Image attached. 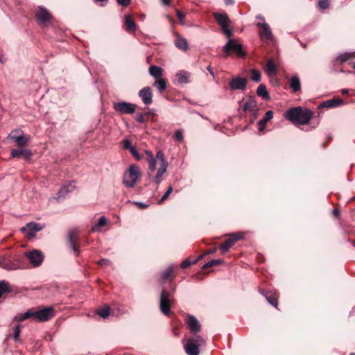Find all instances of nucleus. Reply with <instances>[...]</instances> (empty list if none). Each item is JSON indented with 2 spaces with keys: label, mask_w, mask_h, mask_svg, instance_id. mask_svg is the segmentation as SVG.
I'll list each match as a JSON object with an SVG mask.
<instances>
[{
  "label": "nucleus",
  "mask_w": 355,
  "mask_h": 355,
  "mask_svg": "<svg viewBox=\"0 0 355 355\" xmlns=\"http://www.w3.org/2000/svg\"><path fill=\"white\" fill-rule=\"evenodd\" d=\"M312 116L313 113L310 110H304L300 106L291 108L285 114V118L295 125L308 124Z\"/></svg>",
  "instance_id": "nucleus-1"
},
{
  "label": "nucleus",
  "mask_w": 355,
  "mask_h": 355,
  "mask_svg": "<svg viewBox=\"0 0 355 355\" xmlns=\"http://www.w3.org/2000/svg\"><path fill=\"white\" fill-rule=\"evenodd\" d=\"M155 158L156 160L157 159L160 162V167L158 168L156 175H154V173L152 174V173H148L147 175L150 182H154L158 186L162 180V175L167 171L168 164L164 152L161 150L157 151Z\"/></svg>",
  "instance_id": "nucleus-2"
},
{
  "label": "nucleus",
  "mask_w": 355,
  "mask_h": 355,
  "mask_svg": "<svg viewBox=\"0 0 355 355\" xmlns=\"http://www.w3.org/2000/svg\"><path fill=\"white\" fill-rule=\"evenodd\" d=\"M141 176L139 167L136 164H131L123 173V184L127 188H133Z\"/></svg>",
  "instance_id": "nucleus-3"
},
{
  "label": "nucleus",
  "mask_w": 355,
  "mask_h": 355,
  "mask_svg": "<svg viewBox=\"0 0 355 355\" xmlns=\"http://www.w3.org/2000/svg\"><path fill=\"white\" fill-rule=\"evenodd\" d=\"M223 51L225 53L224 57L229 55L231 51L235 53L238 56L244 58L246 53L243 50L242 45L236 42V40L230 39L223 46Z\"/></svg>",
  "instance_id": "nucleus-4"
},
{
  "label": "nucleus",
  "mask_w": 355,
  "mask_h": 355,
  "mask_svg": "<svg viewBox=\"0 0 355 355\" xmlns=\"http://www.w3.org/2000/svg\"><path fill=\"white\" fill-rule=\"evenodd\" d=\"M173 298L166 290H162L160 295L159 306L163 314L168 316L171 313V306Z\"/></svg>",
  "instance_id": "nucleus-5"
},
{
  "label": "nucleus",
  "mask_w": 355,
  "mask_h": 355,
  "mask_svg": "<svg viewBox=\"0 0 355 355\" xmlns=\"http://www.w3.org/2000/svg\"><path fill=\"white\" fill-rule=\"evenodd\" d=\"M259 29L258 35L262 41L268 42L274 40V35L270 26L266 21H259L255 24Z\"/></svg>",
  "instance_id": "nucleus-6"
},
{
  "label": "nucleus",
  "mask_w": 355,
  "mask_h": 355,
  "mask_svg": "<svg viewBox=\"0 0 355 355\" xmlns=\"http://www.w3.org/2000/svg\"><path fill=\"white\" fill-rule=\"evenodd\" d=\"M113 108L119 114H130L135 112L136 105L125 101H119L113 103Z\"/></svg>",
  "instance_id": "nucleus-7"
},
{
  "label": "nucleus",
  "mask_w": 355,
  "mask_h": 355,
  "mask_svg": "<svg viewBox=\"0 0 355 355\" xmlns=\"http://www.w3.org/2000/svg\"><path fill=\"white\" fill-rule=\"evenodd\" d=\"M45 227V225L43 223H37L35 222H30L26 224V226L22 227L20 230L21 232L26 234L28 239H32L35 236L37 232L42 230Z\"/></svg>",
  "instance_id": "nucleus-8"
},
{
  "label": "nucleus",
  "mask_w": 355,
  "mask_h": 355,
  "mask_svg": "<svg viewBox=\"0 0 355 355\" xmlns=\"http://www.w3.org/2000/svg\"><path fill=\"white\" fill-rule=\"evenodd\" d=\"M243 234H244L243 232L232 233L228 234L229 238L220 245L221 253L225 254L227 252L236 241L243 239Z\"/></svg>",
  "instance_id": "nucleus-9"
},
{
  "label": "nucleus",
  "mask_w": 355,
  "mask_h": 355,
  "mask_svg": "<svg viewBox=\"0 0 355 355\" xmlns=\"http://www.w3.org/2000/svg\"><path fill=\"white\" fill-rule=\"evenodd\" d=\"M25 258L33 267L40 266L44 261V254L39 250H33L24 253Z\"/></svg>",
  "instance_id": "nucleus-10"
},
{
  "label": "nucleus",
  "mask_w": 355,
  "mask_h": 355,
  "mask_svg": "<svg viewBox=\"0 0 355 355\" xmlns=\"http://www.w3.org/2000/svg\"><path fill=\"white\" fill-rule=\"evenodd\" d=\"M55 315V311L52 306H48L42 309L35 310V320L37 322H46Z\"/></svg>",
  "instance_id": "nucleus-11"
},
{
  "label": "nucleus",
  "mask_w": 355,
  "mask_h": 355,
  "mask_svg": "<svg viewBox=\"0 0 355 355\" xmlns=\"http://www.w3.org/2000/svg\"><path fill=\"white\" fill-rule=\"evenodd\" d=\"M248 80L245 78L241 76L233 77L229 82V86L231 90H245L247 87Z\"/></svg>",
  "instance_id": "nucleus-12"
},
{
  "label": "nucleus",
  "mask_w": 355,
  "mask_h": 355,
  "mask_svg": "<svg viewBox=\"0 0 355 355\" xmlns=\"http://www.w3.org/2000/svg\"><path fill=\"white\" fill-rule=\"evenodd\" d=\"M8 137L14 140L18 146H24L29 141L28 137H25L24 132L19 129L12 130Z\"/></svg>",
  "instance_id": "nucleus-13"
},
{
  "label": "nucleus",
  "mask_w": 355,
  "mask_h": 355,
  "mask_svg": "<svg viewBox=\"0 0 355 355\" xmlns=\"http://www.w3.org/2000/svg\"><path fill=\"white\" fill-rule=\"evenodd\" d=\"M260 293L263 295L268 302L273 306L274 307H277L278 305V297L279 295L276 292V290H259Z\"/></svg>",
  "instance_id": "nucleus-14"
},
{
  "label": "nucleus",
  "mask_w": 355,
  "mask_h": 355,
  "mask_svg": "<svg viewBox=\"0 0 355 355\" xmlns=\"http://www.w3.org/2000/svg\"><path fill=\"white\" fill-rule=\"evenodd\" d=\"M36 17L40 24L45 25L51 21V15L46 8L40 6L36 13Z\"/></svg>",
  "instance_id": "nucleus-15"
},
{
  "label": "nucleus",
  "mask_w": 355,
  "mask_h": 355,
  "mask_svg": "<svg viewBox=\"0 0 355 355\" xmlns=\"http://www.w3.org/2000/svg\"><path fill=\"white\" fill-rule=\"evenodd\" d=\"M138 95L141 98L144 105H149L152 103L153 93L150 87L147 86L141 89L139 92Z\"/></svg>",
  "instance_id": "nucleus-16"
},
{
  "label": "nucleus",
  "mask_w": 355,
  "mask_h": 355,
  "mask_svg": "<svg viewBox=\"0 0 355 355\" xmlns=\"http://www.w3.org/2000/svg\"><path fill=\"white\" fill-rule=\"evenodd\" d=\"M68 243L69 248L75 253L76 256L79 255V245L78 243L77 235L75 231H70L68 234Z\"/></svg>",
  "instance_id": "nucleus-17"
},
{
  "label": "nucleus",
  "mask_w": 355,
  "mask_h": 355,
  "mask_svg": "<svg viewBox=\"0 0 355 355\" xmlns=\"http://www.w3.org/2000/svg\"><path fill=\"white\" fill-rule=\"evenodd\" d=\"M11 155L13 158L23 157L26 160H29L33 156V153L27 148L12 149Z\"/></svg>",
  "instance_id": "nucleus-18"
},
{
  "label": "nucleus",
  "mask_w": 355,
  "mask_h": 355,
  "mask_svg": "<svg viewBox=\"0 0 355 355\" xmlns=\"http://www.w3.org/2000/svg\"><path fill=\"white\" fill-rule=\"evenodd\" d=\"M73 183V182H71L62 185L58 192V199H64L69 195V193H71L75 189Z\"/></svg>",
  "instance_id": "nucleus-19"
},
{
  "label": "nucleus",
  "mask_w": 355,
  "mask_h": 355,
  "mask_svg": "<svg viewBox=\"0 0 355 355\" xmlns=\"http://www.w3.org/2000/svg\"><path fill=\"white\" fill-rule=\"evenodd\" d=\"M184 349L188 355H198L200 353L199 346L193 340L188 339L187 343L184 345Z\"/></svg>",
  "instance_id": "nucleus-20"
},
{
  "label": "nucleus",
  "mask_w": 355,
  "mask_h": 355,
  "mask_svg": "<svg viewBox=\"0 0 355 355\" xmlns=\"http://www.w3.org/2000/svg\"><path fill=\"white\" fill-rule=\"evenodd\" d=\"M187 323L192 333L196 334L200 330L201 325L195 316L191 315H189Z\"/></svg>",
  "instance_id": "nucleus-21"
},
{
  "label": "nucleus",
  "mask_w": 355,
  "mask_h": 355,
  "mask_svg": "<svg viewBox=\"0 0 355 355\" xmlns=\"http://www.w3.org/2000/svg\"><path fill=\"white\" fill-rule=\"evenodd\" d=\"M0 267L8 270H16L18 268V266L15 263H14L10 258L4 256L0 257Z\"/></svg>",
  "instance_id": "nucleus-22"
},
{
  "label": "nucleus",
  "mask_w": 355,
  "mask_h": 355,
  "mask_svg": "<svg viewBox=\"0 0 355 355\" xmlns=\"http://www.w3.org/2000/svg\"><path fill=\"white\" fill-rule=\"evenodd\" d=\"M214 17L221 28L229 26L230 20L227 15L225 13L215 12L214 14Z\"/></svg>",
  "instance_id": "nucleus-23"
},
{
  "label": "nucleus",
  "mask_w": 355,
  "mask_h": 355,
  "mask_svg": "<svg viewBox=\"0 0 355 355\" xmlns=\"http://www.w3.org/2000/svg\"><path fill=\"white\" fill-rule=\"evenodd\" d=\"M344 103V101L340 98H332L322 102L318 108H331L341 105Z\"/></svg>",
  "instance_id": "nucleus-24"
},
{
  "label": "nucleus",
  "mask_w": 355,
  "mask_h": 355,
  "mask_svg": "<svg viewBox=\"0 0 355 355\" xmlns=\"http://www.w3.org/2000/svg\"><path fill=\"white\" fill-rule=\"evenodd\" d=\"M355 58V51L353 52H345L339 54L335 59L334 63L342 64L348 61L349 60Z\"/></svg>",
  "instance_id": "nucleus-25"
},
{
  "label": "nucleus",
  "mask_w": 355,
  "mask_h": 355,
  "mask_svg": "<svg viewBox=\"0 0 355 355\" xmlns=\"http://www.w3.org/2000/svg\"><path fill=\"white\" fill-rule=\"evenodd\" d=\"M257 107V102L256 98L253 96H249L248 100L245 102L243 105V111H254L255 107Z\"/></svg>",
  "instance_id": "nucleus-26"
},
{
  "label": "nucleus",
  "mask_w": 355,
  "mask_h": 355,
  "mask_svg": "<svg viewBox=\"0 0 355 355\" xmlns=\"http://www.w3.org/2000/svg\"><path fill=\"white\" fill-rule=\"evenodd\" d=\"M273 117V112L272 110H268L266 112L264 117L259 121L258 122V130L259 132L263 131L265 129L266 125L267 122L272 119Z\"/></svg>",
  "instance_id": "nucleus-27"
},
{
  "label": "nucleus",
  "mask_w": 355,
  "mask_h": 355,
  "mask_svg": "<svg viewBox=\"0 0 355 355\" xmlns=\"http://www.w3.org/2000/svg\"><path fill=\"white\" fill-rule=\"evenodd\" d=\"M289 85L292 91L295 93L301 90V82L297 75L291 76Z\"/></svg>",
  "instance_id": "nucleus-28"
},
{
  "label": "nucleus",
  "mask_w": 355,
  "mask_h": 355,
  "mask_svg": "<svg viewBox=\"0 0 355 355\" xmlns=\"http://www.w3.org/2000/svg\"><path fill=\"white\" fill-rule=\"evenodd\" d=\"M265 73L268 76H275L277 74V67L274 63L272 59H268L267 60L266 67L264 68Z\"/></svg>",
  "instance_id": "nucleus-29"
},
{
  "label": "nucleus",
  "mask_w": 355,
  "mask_h": 355,
  "mask_svg": "<svg viewBox=\"0 0 355 355\" xmlns=\"http://www.w3.org/2000/svg\"><path fill=\"white\" fill-rule=\"evenodd\" d=\"M123 24L126 27V30L128 32H135L136 31V24L132 19L131 15H125L124 16Z\"/></svg>",
  "instance_id": "nucleus-30"
},
{
  "label": "nucleus",
  "mask_w": 355,
  "mask_h": 355,
  "mask_svg": "<svg viewBox=\"0 0 355 355\" xmlns=\"http://www.w3.org/2000/svg\"><path fill=\"white\" fill-rule=\"evenodd\" d=\"M146 155L148 159V173H154L156 170V159L153 155V154L149 151L146 150Z\"/></svg>",
  "instance_id": "nucleus-31"
},
{
  "label": "nucleus",
  "mask_w": 355,
  "mask_h": 355,
  "mask_svg": "<svg viewBox=\"0 0 355 355\" xmlns=\"http://www.w3.org/2000/svg\"><path fill=\"white\" fill-rule=\"evenodd\" d=\"M175 76L178 83L184 85L189 83L188 78L190 76V73L185 70H180L176 73Z\"/></svg>",
  "instance_id": "nucleus-32"
},
{
  "label": "nucleus",
  "mask_w": 355,
  "mask_h": 355,
  "mask_svg": "<svg viewBox=\"0 0 355 355\" xmlns=\"http://www.w3.org/2000/svg\"><path fill=\"white\" fill-rule=\"evenodd\" d=\"M175 46L178 49H179L183 51H186L189 49L188 42H187V39L182 37L180 35H178L176 37V39L175 41Z\"/></svg>",
  "instance_id": "nucleus-33"
},
{
  "label": "nucleus",
  "mask_w": 355,
  "mask_h": 355,
  "mask_svg": "<svg viewBox=\"0 0 355 355\" xmlns=\"http://www.w3.org/2000/svg\"><path fill=\"white\" fill-rule=\"evenodd\" d=\"M173 272V265L171 264L164 270L159 273V280L165 282L169 279Z\"/></svg>",
  "instance_id": "nucleus-34"
},
{
  "label": "nucleus",
  "mask_w": 355,
  "mask_h": 355,
  "mask_svg": "<svg viewBox=\"0 0 355 355\" xmlns=\"http://www.w3.org/2000/svg\"><path fill=\"white\" fill-rule=\"evenodd\" d=\"M257 94L264 100H269L270 95L266 89L265 85L261 84L257 89Z\"/></svg>",
  "instance_id": "nucleus-35"
},
{
  "label": "nucleus",
  "mask_w": 355,
  "mask_h": 355,
  "mask_svg": "<svg viewBox=\"0 0 355 355\" xmlns=\"http://www.w3.org/2000/svg\"><path fill=\"white\" fill-rule=\"evenodd\" d=\"M107 220L105 216H102L99 218L98 221L96 224L92 226L91 229V232H99L100 229L102 226H104L107 224Z\"/></svg>",
  "instance_id": "nucleus-36"
},
{
  "label": "nucleus",
  "mask_w": 355,
  "mask_h": 355,
  "mask_svg": "<svg viewBox=\"0 0 355 355\" xmlns=\"http://www.w3.org/2000/svg\"><path fill=\"white\" fill-rule=\"evenodd\" d=\"M148 71L150 76L156 78H159L162 73V68L156 65L150 66Z\"/></svg>",
  "instance_id": "nucleus-37"
},
{
  "label": "nucleus",
  "mask_w": 355,
  "mask_h": 355,
  "mask_svg": "<svg viewBox=\"0 0 355 355\" xmlns=\"http://www.w3.org/2000/svg\"><path fill=\"white\" fill-rule=\"evenodd\" d=\"M154 85L160 93H162L166 89V81L164 78H159L155 81Z\"/></svg>",
  "instance_id": "nucleus-38"
},
{
  "label": "nucleus",
  "mask_w": 355,
  "mask_h": 355,
  "mask_svg": "<svg viewBox=\"0 0 355 355\" xmlns=\"http://www.w3.org/2000/svg\"><path fill=\"white\" fill-rule=\"evenodd\" d=\"M251 76L250 78L255 83H259L261 80V72L257 69H252L250 71Z\"/></svg>",
  "instance_id": "nucleus-39"
},
{
  "label": "nucleus",
  "mask_w": 355,
  "mask_h": 355,
  "mask_svg": "<svg viewBox=\"0 0 355 355\" xmlns=\"http://www.w3.org/2000/svg\"><path fill=\"white\" fill-rule=\"evenodd\" d=\"M21 328V325L19 324L15 325V327L13 328L12 338L15 342H18L19 340Z\"/></svg>",
  "instance_id": "nucleus-40"
},
{
  "label": "nucleus",
  "mask_w": 355,
  "mask_h": 355,
  "mask_svg": "<svg viewBox=\"0 0 355 355\" xmlns=\"http://www.w3.org/2000/svg\"><path fill=\"white\" fill-rule=\"evenodd\" d=\"M110 309L108 306H105L103 309H99L97 311V314L101 316L103 318H107L110 315Z\"/></svg>",
  "instance_id": "nucleus-41"
},
{
  "label": "nucleus",
  "mask_w": 355,
  "mask_h": 355,
  "mask_svg": "<svg viewBox=\"0 0 355 355\" xmlns=\"http://www.w3.org/2000/svg\"><path fill=\"white\" fill-rule=\"evenodd\" d=\"M223 262L222 260L220 259H213V260H211L207 263H205L203 266H202V268L203 269H207L208 268H211L214 266H216V265H218V264H220Z\"/></svg>",
  "instance_id": "nucleus-42"
},
{
  "label": "nucleus",
  "mask_w": 355,
  "mask_h": 355,
  "mask_svg": "<svg viewBox=\"0 0 355 355\" xmlns=\"http://www.w3.org/2000/svg\"><path fill=\"white\" fill-rule=\"evenodd\" d=\"M173 191V187L172 186H169L167 191L165 192V193L162 196L161 199L159 200L158 203L161 204L165 200L167 199L168 196L172 193Z\"/></svg>",
  "instance_id": "nucleus-43"
},
{
  "label": "nucleus",
  "mask_w": 355,
  "mask_h": 355,
  "mask_svg": "<svg viewBox=\"0 0 355 355\" xmlns=\"http://www.w3.org/2000/svg\"><path fill=\"white\" fill-rule=\"evenodd\" d=\"M26 319L33 318L35 320V309H31L24 313Z\"/></svg>",
  "instance_id": "nucleus-44"
},
{
  "label": "nucleus",
  "mask_w": 355,
  "mask_h": 355,
  "mask_svg": "<svg viewBox=\"0 0 355 355\" xmlns=\"http://www.w3.org/2000/svg\"><path fill=\"white\" fill-rule=\"evenodd\" d=\"M130 153L135 158L136 160L139 161L141 159L142 156L139 153L136 148L134 146L130 150Z\"/></svg>",
  "instance_id": "nucleus-45"
},
{
  "label": "nucleus",
  "mask_w": 355,
  "mask_h": 355,
  "mask_svg": "<svg viewBox=\"0 0 355 355\" xmlns=\"http://www.w3.org/2000/svg\"><path fill=\"white\" fill-rule=\"evenodd\" d=\"M146 116V113H138L137 114V119L136 120L139 123H144L146 122V119L145 118V116Z\"/></svg>",
  "instance_id": "nucleus-46"
},
{
  "label": "nucleus",
  "mask_w": 355,
  "mask_h": 355,
  "mask_svg": "<svg viewBox=\"0 0 355 355\" xmlns=\"http://www.w3.org/2000/svg\"><path fill=\"white\" fill-rule=\"evenodd\" d=\"M329 0H319L318 1V6L321 8V9H327L329 8Z\"/></svg>",
  "instance_id": "nucleus-47"
},
{
  "label": "nucleus",
  "mask_w": 355,
  "mask_h": 355,
  "mask_svg": "<svg viewBox=\"0 0 355 355\" xmlns=\"http://www.w3.org/2000/svg\"><path fill=\"white\" fill-rule=\"evenodd\" d=\"M25 320H26V318L24 315V313H19V314L16 315L13 318V321H15V322H23Z\"/></svg>",
  "instance_id": "nucleus-48"
},
{
  "label": "nucleus",
  "mask_w": 355,
  "mask_h": 355,
  "mask_svg": "<svg viewBox=\"0 0 355 355\" xmlns=\"http://www.w3.org/2000/svg\"><path fill=\"white\" fill-rule=\"evenodd\" d=\"M175 137L179 141H182L183 140V134L181 130H177L175 132Z\"/></svg>",
  "instance_id": "nucleus-49"
},
{
  "label": "nucleus",
  "mask_w": 355,
  "mask_h": 355,
  "mask_svg": "<svg viewBox=\"0 0 355 355\" xmlns=\"http://www.w3.org/2000/svg\"><path fill=\"white\" fill-rule=\"evenodd\" d=\"M134 146L131 144L130 140L125 139L123 140V148L125 149H128L129 150L131 149V148H133Z\"/></svg>",
  "instance_id": "nucleus-50"
},
{
  "label": "nucleus",
  "mask_w": 355,
  "mask_h": 355,
  "mask_svg": "<svg viewBox=\"0 0 355 355\" xmlns=\"http://www.w3.org/2000/svg\"><path fill=\"white\" fill-rule=\"evenodd\" d=\"M116 1L119 5L123 6V7L128 6L131 3V0H116Z\"/></svg>",
  "instance_id": "nucleus-51"
},
{
  "label": "nucleus",
  "mask_w": 355,
  "mask_h": 355,
  "mask_svg": "<svg viewBox=\"0 0 355 355\" xmlns=\"http://www.w3.org/2000/svg\"><path fill=\"white\" fill-rule=\"evenodd\" d=\"M192 264H193V261H190L189 259H186L181 263V268L184 269L189 267Z\"/></svg>",
  "instance_id": "nucleus-52"
},
{
  "label": "nucleus",
  "mask_w": 355,
  "mask_h": 355,
  "mask_svg": "<svg viewBox=\"0 0 355 355\" xmlns=\"http://www.w3.org/2000/svg\"><path fill=\"white\" fill-rule=\"evenodd\" d=\"M98 263L100 266H110L111 265V261L107 259H101L98 261Z\"/></svg>",
  "instance_id": "nucleus-53"
},
{
  "label": "nucleus",
  "mask_w": 355,
  "mask_h": 355,
  "mask_svg": "<svg viewBox=\"0 0 355 355\" xmlns=\"http://www.w3.org/2000/svg\"><path fill=\"white\" fill-rule=\"evenodd\" d=\"M176 15H177V17H178V19L180 20V23L182 24H184V13L182 12L180 10H177Z\"/></svg>",
  "instance_id": "nucleus-54"
},
{
  "label": "nucleus",
  "mask_w": 355,
  "mask_h": 355,
  "mask_svg": "<svg viewBox=\"0 0 355 355\" xmlns=\"http://www.w3.org/2000/svg\"><path fill=\"white\" fill-rule=\"evenodd\" d=\"M189 340H195V343H198V345L200 346L201 344L204 343H205V340H203V338L202 337H200V336H197L196 338H189Z\"/></svg>",
  "instance_id": "nucleus-55"
},
{
  "label": "nucleus",
  "mask_w": 355,
  "mask_h": 355,
  "mask_svg": "<svg viewBox=\"0 0 355 355\" xmlns=\"http://www.w3.org/2000/svg\"><path fill=\"white\" fill-rule=\"evenodd\" d=\"M0 288H11L10 284L6 280L0 281Z\"/></svg>",
  "instance_id": "nucleus-56"
},
{
  "label": "nucleus",
  "mask_w": 355,
  "mask_h": 355,
  "mask_svg": "<svg viewBox=\"0 0 355 355\" xmlns=\"http://www.w3.org/2000/svg\"><path fill=\"white\" fill-rule=\"evenodd\" d=\"M134 204L136 205L140 209H146L148 207V205L142 202H134Z\"/></svg>",
  "instance_id": "nucleus-57"
},
{
  "label": "nucleus",
  "mask_w": 355,
  "mask_h": 355,
  "mask_svg": "<svg viewBox=\"0 0 355 355\" xmlns=\"http://www.w3.org/2000/svg\"><path fill=\"white\" fill-rule=\"evenodd\" d=\"M223 33L227 37L232 36V31L228 28V26L222 28Z\"/></svg>",
  "instance_id": "nucleus-58"
},
{
  "label": "nucleus",
  "mask_w": 355,
  "mask_h": 355,
  "mask_svg": "<svg viewBox=\"0 0 355 355\" xmlns=\"http://www.w3.org/2000/svg\"><path fill=\"white\" fill-rule=\"evenodd\" d=\"M251 113V114L253 116V119H255L257 116H258V114H259V108H258V106L257 107H255L254 109V111H250V112Z\"/></svg>",
  "instance_id": "nucleus-59"
},
{
  "label": "nucleus",
  "mask_w": 355,
  "mask_h": 355,
  "mask_svg": "<svg viewBox=\"0 0 355 355\" xmlns=\"http://www.w3.org/2000/svg\"><path fill=\"white\" fill-rule=\"evenodd\" d=\"M94 3H100L101 6H105L108 0H93Z\"/></svg>",
  "instance_id": "nucleus-60"
},
{
  "label": "nucleus",
  "mask_w": 355,
  "mask_h": 355,
  "mask_svg": "<svg viewBox=\"0 0 355 355\" xmlns=\"http://www.w3.org/2000/svg\"><path fill=\"white\" fill-rule=\"evenodd\" d=\"M12 290H0V298L1 297H3V295L6 293H8L11 291Z\"/></svg>",
  "instance_id": "nucleus-61"
},
{
  "label": "nucleus",
  "mask_w": 355,
  "mask_h": 355,
  "mask_svg": "<svg viewBox=\"0 0 355 355\" xmlns=\"http://www.w3.org/2000/svg\"><path fill=\"white\" fill-rule=\"evenodd\" d=\"M332 214L337 218H338L340 216V211L338 209H333Z\"/></svg>",
  "instance_id": "nucleus-62"
},
{
  "label": "nucleus",
  "mask_w": 355,
  "mask_h": 355,
  "mask_svg": "<svg viewBox=\"0 0 355 355\" xmlns=\"http://www.w3.org/2000/svg\"><path fill=\"white\" fill-rule=\"evenodd\" d=\"M207 69L209 72L210 75H211L213 77H214V73L211 69V65L207 66Z\"/></svg>",
  "instance_id": "nucleus-63"
},
{
  "label": "nucleus",
  "mask_w": 355,
  "mask_h": 355,
  "mask_svg": "<svg viewBox=\"0 0 355 355\" xmlns=\"http://www.w3.org/2000/svg\"><path fill=\"white\" fill-rule=\"evenodd\" d=\"M255 18L257 19H260L261 20V21H265V18L263 16H262L261 15L259 14L257 15H256Z\"/></svg>",
  "instance_id": "nucleus-64"
}]
</instances>
